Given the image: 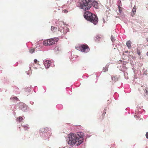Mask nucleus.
<instances>
[{
    "instance_id": "nucleus-19",
    "label": "nucleus",
    "mask_w": 148,
    "mask_h": 148,
    "mask_svg": "<svg viewBox=\"0 0 148 148\" xmlns=\"http://www.w3.org/2000/svg\"><path fill=\"white\" fill-rule=\"evenodd\" d=\"M105 114H103V113L102 116H101L100 117L101 120H103L104 119V116Z\"/></svg>"
},
{
    "instance_id": "nucleus-15",
    "label": "nucleus",
    "mask_w": 148,
    "mask_h": 148,
    "mask_svg": "<svg viewBox=\"0 0 148 148\" xmlns=\"http://www.w3.org/2000/svg\"><path fill=\"white\" fill-rule=\"evenodd\" d=\"M120 5H119V4H118V8H119V11L120 12H121V9H122V8L120 6V4H121V1H120Z\"/></svg>"
},
{
    "instance_id": "nucleus-11",
    "label": "nucleus",
    "mask_w": 148,
    "mask_h": 148,
    "mask_svg": "<svg viewBox=\"0 0 148 148\" xmlns=\"http://www.w3.org/2000/svg\"><path fill=\"white\" fill-rule=\"evenodd\" d=\"M57 28L55 27L54 26H52L51 27V30L53 31L54 32H55L57 30Z\"/></svg>"
},
{
    "instance_id": "nucleus-13",
    "label": "nucleus",
    "mask_w": 148,
    "mask_h": 148,
    "mask_svg": "<svg viewBox=\"0 0 148 148\" xmlns=\"http://www.w3.org/2000/svg\"><path fill=\"white\" fill-rule=\"evenodd\" d=\"M136 12V10L133 9L132 13V16H133L135 15V13Z\"/></svg>"
},
{
    "instance_id": "nucleus-27",
    "label": "nucleus",
    "mask_w": 148,
    "mask_h": 148,
    "mask_svg": "<svg viewBox=\"0 0 148 148\" xmlns=\"http://www.w3.org/2000/svg\"><path fill=\"white\" fill-rule=\"evenodd\" d=\"M136 5H134L133 9L136 10Z\"/></svg>"
},
{
    "instance_id": "nucleus-6",
    "label": "nucleus",
    "mask_w": 148,
    "mask_h": 148,
    "mask_svg": "<svg viewBox=\"0 0 148 148\" xmlns=\"http://www.w3.org/2000/svg\"><path fill=\"white\" fill-rule=\"evenodd\" d=\"M51 62L50 61L46 60L44 62V65L46 68L48 69L51 66Z\"/></svg>"
},
{
    "instance_id": "nucleus-31",
    "label": "nucleus",
    "mask_w": 148,
    "mask_h": 148,
    "mask_svg": "<svg viewBox=\"0 0 148 148\" xmlns=\"http://www.w3.org/2000/svg\"><path fill=\"white\" fill-rule=\"evenodd\" d=\"M147 41L148 42V39L147 40Z\"/></svg>"
},
{
    "instance_id": "nucleus-23",
    "label": "nucleus",
    "mask_w": 148,
    "mask_h": 148,
    "mask_svg": "<svg viewBox=\"0 0 148 148\" xmlns=\"http://www.w3.org/2000/svg\"><path fill=\"white\" fill-rule=\"evenodd\" d=\"M63 11L65 13H66L68 12V11L67 10H66V9H65V10H63Z\"/></svg>"
},
{
    "instance_id": "nucleus-21",
    "label": "nucleus",
    "mask_w": 148,
    "mask_h": 148,
    "mask_svg": "<svg viewBox=\"0 0 148 148\" xmlns=\"http://www.w3.org/2000/svg\"><path fill=\"white\" fill-rule=\"evenodd\" d=\"M58 29H59V31H60V29H61V30H60V32H62V29H63V27H59V26H58Z\"/></svg>"
},
{
    "instance_id": "nucleus-26",
    "label": "nucleus",
    "mask_w": 148,
    "mask_h": 148,
    "mask_svg": "<svg viewBox=\"0 0 148 148\" xmlns=\"http://www.w3.org/2000/svg\"><path fill=\"white\" fill-rule=\"evenodd\" d=\"M97 39H99V38H101V36H97Z\"/></svg>"
},
{
    "instance_id": "nucleus-18",
    "label": "nucleus",
    "mask_w": 148,
    "mask_h": 148,
    "mask_svg": "<svg viewBox=\"0 0 148 148\" xmlns=\"http://www.w3.org/2000/svg\"><path fill=\"white\" fill-rule=\"evenodd\" d=\"M10 99L13 100H16L17 101L18 99L16 97H11L10 98Z\"/></svg>"
},
{
    "instance_id": "nucleus-22",
    "label": "nucleus",
    "mask_w": 148,
    "mask_h": 148,
    "mask_svg": "<svg viewBox=\"0 0 148 148\" xmlns=\"http://www.w3.org/2000/svg\"><path fill=\"white\" fill-rule=\"evenodd\" d=\"M146 137L148 139V132H147L146 134Z\"/></svg>"
},
{
    "instance_id": "nucleus-28",
    "label": "nucleus",
    "mask_w": 148,
    "mask_h": 148,
    "mask_svg": "<svg viewBox=\"0 0 148 148\" xmlns=\"http://www.w3.org/2000/svg\"><path fill=\"white\" fill-rule=\"evenodd\" d=\"M138 55H140V52H138Z\"/></svg>"
},
{
    "instance_id": "nucleus-29",
    "label": "nucleus",
    "mask_w": 148,
    "mask_h": 148,
    "mask_svg": "<svg viewBox=\"0 0 148 148\" xmlns=\"http://www.w3.org/2000/svg\"><path fill=\"white\" fill-rule=\"evenodd\" d=\"M147 54L148 56V51L147 52Z\"/></svg>"
},
{
    "instance_id": "nucleus-12",
    "label": "nucleus",
    "mask_w": 148,
    "mask_h": 148,
    "mask_svg": "<svg viewBox=\"0 0 148 148\" xmlns=\"http://www.w3.org/2000/svg\"><path fill=\"white\" fill-rule=\"evenodd\" d=\"M23 127L24 128L25 130H27L29 128V125H25L23 126Z\"/></svg>"
},
{
    "instance_id": "nucleus-25",
    "label": "nucleus",
    "mask_w": 148,
    "mask_h": 148,
    "mask_svg": "<svg viewBox=\"0 0 148 148\" xmlns=\"http://www.w3.org/2000/svg\"><path fill=\"white\" fill-rule=\"evenodd\" d=\"M34 62L35 63H36L37 62H39V61H38L36 59H35L34 60Z\"/></svg>"
},
{
    "instance_id": "nucleus-3",
    "label": "nucleus",
    "mask_w": 148,
    "mask_h": 148,
    "mask_svg": "<svg viewBox=\"0 0 148 148\" xmlns=\"http://www.w3.org/2000/svg\"><path fill=\"white\" fill-rule=\"evenodd\" d=\"M84 16V18L86 20L92 23L95 25H96L98 22V19L97 17L95 14L89 11L85 12Z\"/></svg>"
},
{
    "instance_id": "nucleus-17",
    "label": "nucleus",
    "mask_w": 148,
    "mask_h": 148,
    "mask_svg": "<svg viewBox=\"0 0 148 148\" xmlns=\"http://www.w3.org/2000/svg\"><path fill=\"white\" fill-rule=\"evenodd\" d=\"M108 67H105L103 68V71L104 72H106V71H108Z\"/></svg>"
},
{
    "instance_id": "nucleus-5",
    "label": "nucleus",
    "mask_w": 148,
    "mask_h": 148,
    "mask_svg": "<svg viewBox=\"0 0 148 148\" xmlns=\"http://www.w3.org/2000/svg\"><path fill=\"white\" fill-rule=\"evenodd\" d=\"M58 40V38H51L50 39H49V40L47 41H46V42H47L46 43H47V42H49V45H52L54 44L56 42H57V41Z\"/></svg>"
},
{
    "instance_id": "nucleus-16",
    "label": "nucleus",
    "mask_w": 148,
    "mask_h": 148,
    "mask_svg": "<svg viewBox=\"0 0 148 148\" xmlns=\"http://www.w3.org/2000/svg\"><path fill=\"white\" fill-rule=\"evenodd\" d=\"M35 51V49L34 48H32L31 49H30L29 51L30 53H34Z\"/></svg>"
},
{
    "instance_id": "nucleus-2",
    "label": "nucleus",
    "mask_w": 148,
    "mask_h": 148,
    "mask_svg": "<svg viewBox=\"0 0 148 148\" xmlns=\"http://www.w3.org/2000/svg\"><path fill=\"white\" fill-rule=\"evenodd\" d=\"M97 2L95 1H92L91 0H82V2L79 4L78 6L81 8L86 10L89 9L92 6L97 8Z\"/></svg>"
},
{
    "instance_id": "nucleus-24",
    "label": "nucleus",
    "mask_w": 148,
    "mask_h": 148,
    "mask_svg": "<svg viewBox=\"0 0 148 148\" xmlns=\"http://www.w3.org/2000/svg\"><path fill=\"white\" fill-rule=\"evenodd\" d=\"M106 109H104V110H103V114H106Z\"/></svg>"
},
{
    "instance_id": "nucleus-8",
    "label": "nucleus",
    "mask_w": 148,
    "mask_h": 148,
    "mask_svg": "<svg viewBox=\"0 0 148 148\" xmlns=\"http://www.w3.org/2000/svg\"><path fill=\"white\" fill-rule=\"evenodd\" d=\"M49 40V39H47L44 41L43 42V44L45 46H50V45H49V42H47V43H46L47 42H46V41H47Z\"/></svg>"
},
{
    "instance_id": "nucleus-1",
    "label": "nucleus",
    "mask_w": 148,
    "mask_h": 148,
    "mask_svg": "<svg viewBox=\"0 0 148 148\" xmlns=\"http://www.w3.org/2000/svg\"><path fill=\"white\" fill-rule=\"evenodd\" d=\"M84 136V134L83 132L78 133L77 134L71 133L68 135V143L73 145L78 141L79 143L77 145H79L83 142Z\"/></svg>"
},
{
    "instance_id": "nucleus-4",
    "label": "nucleus",
    "mask_w": 148,
    "mask_h": 148,
    "mask_svg": "<svg viewBox=\"0 0 148 148\" xmlns=\"http://www.w3.org/2000/svg\"><path fill=\"white\" fill-rule=\"evenodd\" d=\"M79 48L81 51L86 53L88 52L90 50L88 46L86 45H81L79 46Z\"/></svg>"
},
{
    "instance_id": "nucleus-30",
    "label": "nucleus",
    "mask_w": 148,
    "mask_h": 148,
    "mask_svg": "<svg viewBox=\"0 0 148 148\" xmlns=\"http://www.w3.org/2000/svg\"><path fill=\"white\" fill-rule=\"evenodd\" d=\"M146 90V92H147V90Z\"/></svg>"
},
{
    "instance_id": "nucleus-9",
    "label": "nucleus",
    "mask_w": 148,
    "mask_h": 148,
    "mask_svg": "<svg viewBox=\"0 0 148 148\" xmlns=\"http://www.w3.org/2000/svg\"><path fill=\"white\" fill-rule=\"evenodd\" d=\"M23 119V117L21 116H19L16 119V121L19 122H20Z\"/></svg>"
},
{
    "instance_id": "nucleus-7",
    "label": "nucleus",
    "mask_w": 148,
    "mask_h": 148,
    "mask_svg": "<svg viewBox=\"0 0 148 148\" xmlns=\"http://www.w3.org/2000/svg\"><path fill=\"white\" fill-rule=\"evenodd\" d=\"M132 42L130 40H129L127 41L126 45L128 47L130 48L131 47Z\"/></svg>"
},
{
    "instance_id": "nucleus-20",
    "label": "nucleus",
    "mask_w": 148,
    "mask_h": 148,
    "mask_svg": "<svg viewBox=\"0 0 148 148\" xmlns=\"http://www.w3.org/2000/svg\"><path fill=\"white\" fill-rule=\"evenodd\" d=\"M111 39L112 40V41L113 42L114 41V37L113 36H111Z\"/></svg>"
},
{
    "instance_id": "nucleus-14",
    "label": "nucleus",
    "mask_w": 148,
    "mask_h": 148,
    "mask_svg": "<svg viewBox=\"0 0 148 148\" xmlns=\"http://www.w3.org/2000/svg\"><path fill=\"white\" fill-rule=\"evenodd\" d=\"M40 131L42 132H44L45 133L47 132V130L44 128H42L41 129Z\"/></svg>"
},
{
    "instance_id": "nucleus-10",
    "label": "nucleus",
    "mask_w": 148,
    "mask_h": 148,
    "mask_svg": "<svg viewBox=\"0 0 148 148\" xmlns=\"http://www.w3.org/2000/svg\"><path fill=\"white\" fill-rule=\"evenodd\" d=\"M112 79L113 81L114 82H116L118 80V78L116 76H113L112 77Z\"/></svg>"
}]
</instances>
